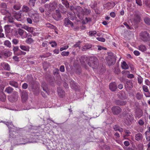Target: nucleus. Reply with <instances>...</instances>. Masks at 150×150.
<instances>
[{
  "mask_svg": "<svg viewBox=\"0 0 150 150\" xmlns=\"http://www.w3.org/2000/svg\"><path fill=\"white\" fill-rule=\"evenodd\" d=\"M123 122L126 125H129L132 124L134 121V116L130 113H123Z\"/></svg>",
  "mask_w": 150,
  "mask_h": 150,
  "instance_id": "obj_1",
  "label": "nucleus"
},
{
  "mask_svg": "<svg viewBox=\"0 0 150 150\" xmlns=\"http://www.w3.org/2000/svg\"><path fill=\"white\" fill-rule=\"evenodd\" d=\"M88 64L92 68L96 69L98 68L99 63L98 59L96 57H93L90 58Z\"/></svg>",
  "mask_w": 150,
  "mask_h": 150,
  "instance_id": "obj_2",
  "label": "nucleus"
},
{
  "mask_svg": "<svg viewBox=\"0 0 150 150\" xmlns=\"http://www.w3.org/2000/svg\"><path fill=\"white\" fill-rule=\"evenodd\" d=\"M76 11H74V12L76 13L77 16L80 19H82L83 18V9L80 6H76L75 8Z\"/></svg>",
  "mask_w": 150,
  "mask_h": 150,
  "instance_id": "obj_3",
  "label": "nucleus"
},
{
  "mask_svg": "<svg viewBox=\"0 0 150 150\" xmlns=\"http://www.w3.org/2000/svg\"><path fill=\"white\" fill-rule=\"evenodd\" d=\"M76 11H74V12L76 13L77 16L80 19H82L83 18V9L80 6H76L75 8Z\"/></svg>",
  "mask_w": 150,
  "mask_h": 150,
  "instance_id": "obj_4",
  "label": "nucleus"
},
{
  "mask_svg": "<svg viewBox=\"0 0 150 150\" xmlns=\"http://www.w3.org/2000/svg\"><path fill=\"white\" fill-rule=\"evenodd\" d=\"M1 12L4 15H6L8 16V22L12 23V25H13L14 26L16 25L14 21V18L10 16V14L8 12L5 10H2Z\"/></svg>",
  "mask_w": 150,
  "mask_h": 150,
  "instance_id": "obj_5",
  "label": "nucleus"
},
{
  "mask_svg": "<svg viewBox=\"0 0 150 150\" xmlns=\"http://www.w3.org/2000/svg\"><path fill=\"white\" fill-rule=\"evenodd\" d=\"M57 6V3L55 1L50 3V4H46L45 5L46 8H48L50 11H52L55 9Z\"/></svg>",
  "mask_w": 150,
  "mask_h": 150,
  "instance_id": "obj_6",
  "label": "nucleus"
},
{
  "mask_svg": "<svg viewBox=\"0 0 150 150\" xmlns=\"http://www.w3.org/2000/svg\"><path fill=\"white\" fill-rule=\"evenodd\" d=\"M18 97L17 93L16 92H14L12 95L8 97V99L10 101L13 102L16 101Z\"/></svg>",
  "mask_w": 150,
  "mask_h": 150,
  "instance_id": "obj_7",
  "label": "nucleus"
},
{
  "mask_svg": "<svg viewBox=\"0 0 150 150\" xmlns=\"http://www.w3.org/2000/svg\"><path fill=\"white\" fill-rule=\"evenodd\" d=\"M108 63L109 65H110L114 64L115 62L116 59L114 55H108L107 58Z\"/></svg>",
  "mask_w": 150,
  "mask_h": 150,
  "instance_id": "obj_8",
  "label": "nucleus"
},
{
  "mask_svg": "<svg viewBox=\"0 0 150 150\" xmlns=\"http://www.w3.org/2000/svg\"><path fill=\"white\" fill-rule=\"evenodd\" d=\"M141 38L144 41H147L149 38V34L147 32L144 31L141 33Z\"/></svg>",
  "mask_w": 150,
  "mask_h": 150,
  "instance_id": "obj_9",
  "label": "nucleus"
},
{
  "mask_svg": "<svg viewBox=\"0 0 150 150\" xmlns=\"http://www.w3.org/2000/svg\"><path fill=\"white\" fill-rule=\"evenodd\" d=\"M112 112L114 115H117L120 114L122 111L121 109L118 106H115L111 109Z\"/></svg>",
  "mask_w": 150,
  "mask_h": 150,
  "instance_id": "obj_10",
  "label": "nucleus"
},
{
  "mask_svg": "<svg viewBox=\"0 0 150 150\" xmlns=\"http://www.w3.org/2000/svg\"><path fill=\"white\" fill-rule=\"evenodd\" d=\"M140 14L139 13H135L133 19L134 23L135 24H137L139 23L141 21Z\"/></svg>",
  "mask_w": 150,
  "mask_h": 150,
  "instance_id": "obj_11",
  "label": "nucleus"
},
{
  "mask_svg": "<svg viewBox=\"0 0 150 150\" xmlns=\"http://www.w3.org/2000/svg\"><path fill=\"white\" fill-rule=\"evenodd\" d=\"M115 5V3L113 2H109L104 4L103 7L109 10L113 8Z\"/></svg>",
  "mask_w": 150,
  "mask_h": 150,
  "instance_id": "obj_12",
  "label": "nucleus"
},
{
  "mask_svg": "<svg viewBox=\"0 0 150 150\" xmlns=\"http://www.w3.org/2000/svg\"><path fill=\"white\" fill-rule=\"evenodd\" d=\"M64 25L65 26L73 27L74 24L68 18H65L64 20Z\"/></svg>",
  "mask_w": 150,
  "mask_h": 150,
  "instance_id": "obj_13",
  "label": "nucleus"
},
{
  "mask_svg": "<svg viewBox=\"0 0 150 150\" xmlns=\"http://www.w3.org/2000/svg\"><path fill=\"white\" fill-rule=\"evenodd\" d=\"M28 95L25 91H23L21 93V99L23 102H25L28 99Z\"/></svg>",
  "mask_w": 150,
  "mask_h": 150,
  "instance_id": "obj_14",
  "label": "nucleus"
},
{
  "mask_svg": "<svg viewBox=\"0 0 150 150\" xmlns=\"http://www.w3.org/2000/svg\"><path fill=\"white\" fill-rule=\"evenodd\" d=\"M92 45L90 43H86L84 46H83L81 48L82 51H86L90 49L92 47Z\"/></svg>",
  "mask_w": 150,
  "mask_h": 150,
  "instance_id": "obj_15",
  "label": "nucleus"
},
{
  "mask_svg": "<svg viewBox=\"0 0 150 150\" xmlns=\"http://www.w3.org/2000/svg\"><path fill=\"white\" fill-rule=\"evenodd\" d=\"M6 125L9 129L10 132H14V130L16 128L13 126L12 122H7Z\"/></svg>",
  "mask_w": 150,
  "mask_h": 150,
  "instance_id": "obj_16",
  "label": "nucleus"
},
{
  "mask_svg": "<svg viewBox=\"0 0 150 150\" xmlns=\"http://www.w3.org/2000/svg\"><path fill=\"white\" fill-rule=\"evenodd\" d=\"M143 115V112L141 109H139L136 112L135 117L136 118H140Z\"/></svg>",
  "mask_w": 150,
  "mask_h": 150,
  "instance_id": "obj_17",
  "label": "nucleus"
},
{
  "mask_svg": "<svg viewBox=\"0 0 150 150\" xmlns=\"http://www.w3.org/2000/svg\"><path fill=\"white\" fill-rule=\"evenodd\" d=\"M110 89L112 91H115L117 88L116 83L115 82L112 83L109 85Z\"/></svg>",
  "mask_w": 150,
  "mask_h": 150,
  "instance_id": "obj_18",
  "label": "nucleus"
},
{
  "mask_svg": "<svg viewBox=\"0 0 150 150\" xmlns=\"http://www.w3.org/2000/svg\"><path fill=\"white\" fill-rule=\"evenodd\" d=\"M1 65L4 67L5 70L8 71L10 70V66L8 63L3 62L1 63Z\"/></svg>",
  "mask_w": 150,
  "mask_h": 150,
  "instance_id": "obj_19",
  "label": "nucleus"
},
{
  "mask_svg": "<svg viewBox=\"0 0 150 150\" xmlns=\"http://www.w3.org/2000/svg\"><path fill=\"white\" fill-rule=\"evenodd\" d=\"M115 103L117 105H124L126 103V101L119 100H116L115 101Z\"/></svg>",
  "mask_w": 150,
  "mask_h": 150,
  "instance_id": "obj_20",
  "label": "nucleus"
},
{
  "mask_svg": "<svg viewBox=\"0 0 150 150\" xmlns=\"http://www.w3.org/2000/svg\"><path fill=\"white\" fill-rule=\"evenodd\" d=\"M20 47L22 50L27 52H29L30 49V47L25 45H21Z\"/></svg>",
  "mask_w": 150,
  "mask_h": 150,
  "instance_id": "obj_21",
  "label": "nucleus"
},
{
  "mask_svg": "<svg viewBox=\"0 0 150 150\" xmlns=\"http://www.w3.org/2000/svg\"><path fill=\"white\" fill-rule=\"evenodd\" d=\"M9 84L11 86L16 88H18L19 86V85L18 83L17 82L13 81H9Z\"/></svg>",
  "mask_w": 150,
  "mask_h": 150,
  "instance_id": "obj_22",
  "label": "nucleus"
},
{
  "mask_svg": "<svg viewBox=\"0 0 150 150\" xmlns=\"http://www.w3.org/2000/svg\"><path fill=\"white\" fill-rule=\"evenodd\" d=\"M58 93L59 96L62 98L64 97L65 94V92L62 89H58Z\"/></svg>",
  "mask_w": 150,
  "mask_h": 150,
  "instance_id": "obj_23",
  "label": "nucleus"
},
{
  "mask_svg": "<svg viewBox=\"0 0 150 150\" xmlns=\"http://www.w3.org/2000/svg\"><path fill=\"white\" fill-rule=\"evenodd\" d=\"M138 49L140 51L143 52L146 50L147 48L145 45H142L138 46Z\"/></svg>",
  "mask_w": 150,
  "mask_h": 150,
  "instance_id": "obj_24",
  "label": "nucleus"
},
{
  "mask_svg": "<svg viewBox=\"0 0 150 150\" xmlns=\"http://www.w3.org/2000/svg\"><path fill=\"white\" fill-rule=\"evenodd\" d=\"M14 17L18 21H21L23 19V18H22V16L21 14L19 13L16 14L14 16Z\"/></svg>",
  "mask_w": 150,
  "mask_h": 150,
  "instance_id": "obj_25",
  "label": "nucleus"
},
{
  "mask_svg": "<svg viewBox=\"0 0 150 150\" xmlns=\"http://www.w3.org/2000/svg\"><path fill=\"white\" fill-rule=\"evenodd\" d=\"M71 87L72 89H76L77 87V83L73 81H71L70 82Z\"/></svg>",
  "mask_w": 150,
  "mask_h": 150,
  "instance_id": "obj_26",
  "label": "nucleus"
},
{
  "mask_svg": "<svg viewBox=\"0 0 150 150\" xmlns=\"http://www.w3.org/2000/svg\"><path fill=\"white\" fill-rule=\"evenodd\" d=\"M22 11L25 13L28 12L30 10V8L29 7L25 5H23L22 8Z\"/></svg>",
  "mask_w": 150,
  "mask_h": 150,
  "instance_id": "obj_27",
  "label": "nucleus"
},
{
  "mask_svg": "<svg viewBox=\"0 0 150 150\" xmlns=\"http://www.w3.org/2000/svg\"><path fill=\"white\" fill-rule=\"evenodd\" d=\"M135 139L137 141H139L142 139V135L140 133H138L136 134Z\"/></svg>",
  "mask_w": 150,
  "mask_h": 150,
  "instance_id": "obj_28",
  "label": "nucleus"
},
{
  "mask_svg": "<svg viewBox=\"0 0 150 150\" xmlns=\"http://www.w3.org/2000/svg\"><path fill=\"white\" fill-rule=\"evenodd\" d=\"M14 26L13 25H6L4 26V28L5 31L7 33H10L11 31V28H10V26Z\"/></svg>",
  "mask_w": 150,
  "mask_h": 150,
  "instance_id": "obj_29",
  "label": "nucleus"
},
{
  "mask_svg": "<svg viewBox=\"0 0 150 150\" xmlns=\"http://www.w3.org/2000/svg\"><path fill=\"white\" fill-rule=\"evenodd\" d=\"M6 98V97L5 94L3 92H1L0 94V99L1 100L3 101H5Z\"/></svg>",
  "mask_w": 150,
  "mask_h": 150,
  "instance_id": "obj_30",
  "label": "nucleus"
},
{
  "mask_svg": "<svg viewBox=\"0 0 150 150\" xmlns=\"http://www.w3.org/2000/svg\"><path fill=\"white\" fill-rule=\"evenodd\" d=\"M53 17L55 20L58 21L61 19V15L59 13H58L53 15Z\"/></svg>",
  "mask_w": 150,
  "mask_h": 150,
  "instance_id": "obj_31",
  "label": "nucleus"
},
{
  "mask_svg": "<svg viewBox=\"0 0 150 150\" xmlns=\"http://www.w3.org/2000/svg\"><path fill=\"white\" fill-rule=\"evenodd\" d=\"M82 11L83 17L84 15H88L91 12V11L90 9L85 8L83 9V10Z\"/></svg>",
  "mask_w": 150,
  "mask_h": 150,
  "instance_id": "obj_32",
  "label": "nucleus"
},
{
  "mask_svg": "<svg viewBox=\"0 0 150 150\" xmlns=\"http://www.w3.org/2000/svg\"><path fill=\"white\" fill-rule=\"evenodd\" d=\"M144 22L148 25H150V17L146 16L144 19Z\"/></svg>",
  "mask_w": 150,
  "mask_h": 150,
  "instance_id": "obj_33",
  "label": "nucleus"
},
{
  "mask_svg": "<svg viewBox=\"0 0 150 150\" xmlns=\"http://www.w3.org/2000/svg\"><path fill=\"white\" fill-rule=\"evenodd\" d=\"M21 7V4L19 3H16L13 6V8L16 10H18L20 9Z\"/></svg>",
  "mask_w": 150,
  "mask_h": 150,
  "instance_id": "obj_34",
  "label": "nucleus"
},
{
  "mask_svg": "<svg viewBox=\"0 0 150 150\" xmlns=\"http://www.w3.org/2000/svg\"><path fill=\"white\" fill-rule=\"evenodd\" d=\"M4 45L7 47L10 48L11 46V42L8 40H6L4 41Z\"/></svg>",
  "mask_w": 150,
  "mask_h": 150,
  "instance_id": "obj_35",
  "label": "nucleus"
},
{
  "mask_svg": "<svg viewBox=\"0 0 150 150\" xmlns=\"http://www.w3.org/2000/svg\"><path fill=\"white\" fill-rule=\"evenodd\" d=\"M121 67L124 69H127L129 67L128 65L125 62H123L121 64Z\"/></svg>",
  "mask_w": 150,
  "mask_h": 150,
  "instance_id": "obj_36",
  "label": "nucleus"
},
{
  "mask_svg": "<svg viewBox=\"0 0 150 150\" xmlns=\"http://www.w3.org/2000/svg\"><path fill=\"white\" fill-rule=\"evenodd\" d=\"M13 90V88L10 87H8L6 88L5 91L8 93H10L12 92Z\"/></svg>",
  "mask_w": 150,
  "mask_h": 150,
  "instance_id": "obj_37",
  "label": "nucleus"
},
{
  "mask_svg": "<svg viewBox=\"0 0 150 150\" xmlns=\"http://www.w3.org/2000/svg\"><path fill=\"white\" fill-rule=\"evenodd\" d=\"M33 40L31 38H28L25 40L26 43L28 44H30L33 42Z\"/></svg>",
  "mask_w": 150,
  "mask_h": 150,
  "instance_id": "obj_38",
  "label": "nucleus"
},
{
  "mask_svg": "<svg viewBox=\"0 0 150 150\" xmlns=\"http://www.w3.org/2000/svg\"><path fill=\"white\" fill-rule=\"evenodd\" d=\"M36 0H30L29 4L30 6H34Z\"/></svg>",
  "mask_w": 150,
  "mask_h": 150,
  "instance_id": "obj_39",
  "label": "nucleus"
},
{
  "mask_svg": "<svg viewBox=\"0 0 150 150\" xmlns=\"http://www.w3.org/2000/svg\"><path fill=\"white\" fill-rule=\"evenodd\" d=\"M145 134L146 135V137L147 141H149L150 140V137L149 135L150 134V133L149 132L146 131L145 132Z\"/></svg>",
  "mask_w": 150,
  "mask_h": 150,
  "instance_id": "obj_40",
  "label": "nucleus"
},
{
  "mask_svg": "<svg viewBox=\"0 0 150 150\" xmlns=\"http://www.w3.org/2000/svg\"><path fill=\"white\" fill-rule=\"evenodd\" d=\"M142 97V95L141 93L138 92L137 93L136 95V98L138 100H141Z\"/></svg>",
  "mask_w": 150,
  "mask_h": 150,
  "instance_id": "obj_41",
  "label": "nucleus"
},
{
  "mask_svg": "<svg viewBox=\"0 0 150 150\" xmlns=\"http://www.w3.org/2000/svg\"><path fill=\"white\" fill-rule=\"evenodd\" d=\"M3 54H4V55L5 56L8 57L10 56L11 53V52L9 51H3V52H2Z\"/></svg>",
  "mask_w": 150,
  "mask_h": 150,
  "instance_id": "obj_42",
  "label": "nucleus"
},
{
  "mask_svg": "<svg viewBox=\"0 0 150 150\" xmlns=\"http://www.w3.org/2000/svg\"><path fill=\"white\" fill-rule=\"evenodd\" d=\"M62 4L65 5V6L67 8L69 7V4L66 0H62Z\"/></svg>",
  "mask_w": 150,
  "mask_h": 150,
  "instance_id": "obj_43",
  "label": "nucleus"
},
{
  "mask_svg": "<svg viewBox=\"0 0 150 150\" xmlns=\"http://www.w3.org/2000/svg\"><path fill=\"white\" fill-rule=\"evenodd\" d=\"M26 54V52L22 51L21 50H19V51L16 54V55H17L18 56H19L21 55H25Z\"/></svg>",
  "mask_w": 150,
  "mask_h": 150,
  "instance_id": "obj_44",
  "label": "nucleus"
},
{
  "mask_svg": "<svg viewBox=\"0 0 150 150\" xmlns=\"http://www.w3.org/2000/svg\"><path fill=\"white\" fill-rule=\"evenodd\" d=\"M69 54V51L66 52L63 51L61 53V55L63 56H67Z\"/></svg>",
  "mask_w": 150,
  "mask_h": 150,
  "instance_id": "obj_45",
  "label": "nucleus"
},
{
  "mask_svg": "<svg viewBox=\"0 0 150 150\" xmlns=\"http://www.w3.org/2000/svg\"><path fill=\"white\" fill-rule=\"evenodd\" d=\"M20 50H19V47L18 46L14 47L13 49V50L14 52V53H15L16 54L17 53V52L19 51Z\"/></svg>",
  "mask_w": 150,
  "mask_h": 150,
  "instance_id": "obj_46",
  "label": "nucleus"
},
{
  "mask_svg": "<svg viewBox=\"0 0 150 150\" xmlns=\"http://www.w3.org/2000/svg\"><path fill=\"white\" fill-rule=\"evenodd\" d=\"M96 33L97 32L96 31H91L89 32V35L91 36H92L95 35L96 34Z\"/></svg>",
  "mask_w": 150,
  "mask_h": 150,
  "instance_id": "obj_47",
  "label": "nucleus"
},
{
  "mask_svg": "<svg viewBox=\"0 0 150 150\" xmlns=\"http://www.w3.org/2000/svg\"><path fill=\"white\" fill-rule=\"evenodd\" d=\"M143 90L145 92H148L149 91L147 86L146 85H143L142 86Z\"/></svg>",
  "mask_w": 150,
  "mask_h": 150,
  "instance_id": "obj_48",
  "label": "nucleus"
},
{
  "mask_svg": "<svg viewBox=\"0 0 150 150\" xmlns=\"http://www.w3.org/2000/svg\"><path fill=\"white\" fill-rule=\"evenodd\" d=\"M3 32V29L0 26V38H3L4 36V34L2 33Z\"/></svg>",
  "mask_w": 150,
  "mask_h": 150,
  "instance_id": "obj_49",
  "label": "nucleus"
},
{
  "mask_svg": "<svg viewBox=\"0 0 150 150\" xmlns=\"http://www.w3.org/2000/svg\"><path fill=\"white\" fill-rule=\"evenodd\" d=\"M68 14L70 16H69V17H70V18L71 20H73L74 19V14L69 12L68 13Z\"/></svg>",
  "mask_w": 150,
  "mask_h": 150,
  "instance_id": "obj_50",
  "label": "nucleus"
},
{
  "mask_svg": "<svg viewBox=\"0 0 150 150\" xmlns=\"http://www.w3.org/2000/svg\"><path fill=\"white\" fill-rule=\"evenodd\" d=\"M91 18H86L85 20L84 21L83 23H86L88 22H91Z\"/></svg>",
  "mask_w": 150,
  "mask_h": 150,
  "instance_id": "obj_51",
  "label": "nucleus"
},
{
  "mask_svg": "<svg viewBox=\"0 0 150 150\" xmlns=\"http://www.w3.org/2000/svg\"><path fill=\"white\" fill-rule=\"evenodd\" d=\"M97 39L98 41L102 42H104L105 41V39L103 37H98L97 38Z\"/></svg>",
  "mask_w": 150,
  "mask_h": 150,
  "instance_id": "obj_52",
  "label": "nucleus"
},
{
  "mask_svg": "<svg viewBox=\"0 0 150 150\" xmlns=\"http://www.w3.org/2000/svg\"><path fill=\"white\" fill-rule=\"evenodd\" d=\"M24 33V31L23 30L21 29H19L18 31V34L20 35H23Z\"/></svg>",
  "mask_w": 150,
  "mask_h": 150,
  "instance_id": "obj_53",
  "label": "nucleus"
},
{
  "mask_svg": "<svg viewBox=\"0 0 150 150\" xmlns=\"http://www.w3.org/2000/svg\"><path fill=\"white\" fill-rule=\"evenodd\" d=\"M46 25L47 27L50 28L52 29L54 28V25H51V24L49 23H46Z\"/></svg>",
  "mask_w": 150,
  "mask_h": 150,
  "instance_id": "obj_54",
  "label": "nucleus"
},
{
  "mask_svg": "<svg viewBox=\"0 0 150 150\" xmlns=\"http://www.w3.org/2000/svg\"><path fill=\"white\" fill-rule=\"evenodd\" d=\"M137 148L138 150H143V145L142 144H139L138 145Z\"/></svg>",
  "mask_w": 150,
  "mask_h": 150,
  "instance_id": "obj_55",
  "label": "nucleus"
},
{
  "mask_svg": "<svg viewBox=\"0 0 150 150\" xmlns=\"http://www.w3.org/2000/svg\"><path fill=\"white\" fill-rule=\"evenodd\" d=\"M69 47V46L67 45L65 46H63L60 49V50L61 51H62L63 50L67 49Z\"/></svg>",
  "mask_w": 150,
  "mask_h": 150,
  "instance_id": "obj_56",
  "label": "nucleus"
},
{
  "mask_svg": "<svg viewBox=\"0 0 150 150\" xmlns=\"http://www.w3.org/2000/svg\"><path fill=\"white\" fill-rule=\"evenodd\" d=\"M138 82L139 84H141L142 83L143 79L141 77L138 78H137Z\"/></svg>",
  "mask_w": 150,
  "mask_h": 150,
  "instance_id": "obj_57",
  "label": "nucleus"
},
{
  "mask_svg": "<svg viewBox=\"0 0 150 150\" xmlns=\"http://www.w3.org/2000/svg\"><path fill=\"white\" fill-rule=\"evenodd\" d=\"M50 44H52L51 45V46L52 47H54L55 46H56L57 45V44L55 42V41H52L50 42Z\"/></svg>",
  "mask_w": 150,
  "mask_h": 150,
  "instance_id": "obj_58",
  "label": "nucleus"
},
{
  "mask_svg": "<svg viewBox=\"0 0 150 150\" xmlns=\"http://www.w3.org/2000/svg\"><path fill=\"white\" fill-rule=\"evenodd\" d=\"M16 138L18 141L22 142L23 140V139L20 136H17Z\"/></svg>",
  "mask_w": 150,
  "mask_h": 150,
  "instance_id": "obj_59",
  "label": "nucleus"
},
{
  "mask_svg": "<svg viewBox=\"0 0 150 150\" xmlns=\"http://www.w3.org/2000/svg\"><path fill=\"white\" fill-rule=\"evenodd\" d=\"M12 42L14 44L16 45L18 43L19 41L16 39H14L12 40Z\"/></svg>",
  "mask_w": 150,
  "mask_h": 150,
  "instance_id": "obj_60",
  "label": "nucleus"
},
{
  "mask_svg": "<svg viewBox=\"0 0 150 150\" xmlns=\"http://www.w3.org/2000/svg\"><path fill=\"white\" fill-rule=\"evenodd\" d=\"M33 28L32 27H29L27 31L29 32L32 33L33 31Z\"/></svg>",
  "mask_w": 150,
  "mask_h": 150,
  "instance_id": "obj_61",
  "label": "nucleus"
},
{
  "mask_svg": "<svg viewBox=\"0 0 150 150\" xmlns=\"http://www.w3.org/2000/svg\"><path fill=\"white\" fill-rule=\"evenodd\" d=\"M59 70L62 72H63L64 71V67L63 65L61 66L59 68Z\"/></svg>",
  "mask_w": 150,
  "mask_h": 150,
  "instance_id": "obj_62",
  "label": "nucleus"
},
{
  "mask_svg": "<svg viewBox=\"0 0 150 150\" xmlns=\"http://www.w3.org/2000/svg\"><path fill=\"white\" fill-rule=\"evenodd\" d=\"M136 3L139 6H141L142 5L141 0H136Z\"/></svg>",
  "mask_w": 150,
  "mask_h": 150,
  "instance_id": "obj_63",
  "label": "nucleus"
},
{
  "mask_svg": "<svg viewBox=\"0 0 150 150\" xmlns=\"http://www.w3.org/2000/svg\"><path fill=\"white\" fill-rule=\"evenodd\" d=\"M53 73L54 74H59V70L57 68L55 69Z\"/></svg>",
  "mask_w": 150,
  "mask_h": 150,
  "instance_id": "obj_64",
  "label": "nucleus"
}]
</instances>
